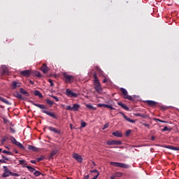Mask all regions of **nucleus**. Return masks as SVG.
Here are the masks:
<instances>
[{"label": "nucleus", "mask_w": 179, "mask_h": 179, "mask_svg": "<svg viewBox=\"0 0 179 179\" xmlns=\"http://www.w3.org/2000/svg\"><path fill=\"white\" fill-rule=\"evenodd\" d=\"M110 164L114 167H120V169H129V167H131V166L121 162H110Z\"/></svg>", "instance_id": "nucleus-1"}, {"label": "nucleus", "mask_w": 179, "mask_h": 179, "mask_svg": "<svg viewBox=\"0 0 179 179\" xmlns=\"http://www.w3.org/2000/svg\"><path fill=\"white\" fill-rule=\"evenodd\" d=\"M63 77L66 83H73L75 77L73 76H70L68 73H63Z\"/></svg>", "instance_id": "nucleus-2"}, {"label": "nucleus", "mask_w": 179, "mask_h": 179, "mask_svg": "<svg viewBox=\"0 0 179 179\" xmlns=\"http://www.w3.org/2000/svg\"><path fill=\"white\" fill-rule=\"evenodd\" d=\"M120 92H122L124 99L130 100V101H134V98L131 96L128 95V91H127V90H125V88L121 87Z\"/></svg>", "instance_id": "nucleus-3"}, {"label": "nucleus", "mask_w": 179, "mask_h": 179, "mask_svg": "<svg viewBox=\"0 0 179 179\" xmlns=\"http://www.w3.org/2000/svg\"><path fill=\"white\" fill-rule=\"evenodd\" d=\"M9 141H10V142H12L13 145H15L20 149H24V146H23V145L20 143L19 141H16V138H15V137L10 136Z\"/></svg>", "instance_id": "nucleus-4"}, {"label": "nucleus", "mask_w": 179, "mask_h": 179, "mask_svg": "<svg viewBox=\"0 0 179 179\" xmlns=\"http://www.w3.org/2000/svg\"><path fill=\"white\" fill-rule=\"evenodd\" d=\"M3 174H1V177L3 178H6V177H9V176H10L12 173V171H10V169H9V168H8V166H3Z\"/></svg>", "instance_id": "nucleus-5"}, {"label": "nucleus", "mask_w": 179, "mask_h": 179, "mask_svg": "<svg viewBox=\"0 0 179 179\" xmlns=\"http://www.w3.org/2000/svg\"><path fill=\"white\" fill-rule=\"evenodd\" d=\"M67 97L76 98L79 96L78 94L73 92L71 89H66L64 93Z\"/></svg>", "instance_id": "nucleus-6"}, {"label": "nucleus", "mask_w": 179, "mask_h": 179, "mask_svg": "<svg viewBox=\"0 0 179 179\" xmlns=\"http://www.w3.org/2000/svg\"><path fill=\"white\" fill-rule=\"evenodd\" d=\"M79 108H80V105L78 103H74L73 107L71 106H67L66 110L69 111H78Z\"/></svg>", "instance_id": "nucleus-7"}, {"label": "nucleus", "mask_w": 179, "mask_h": 179, "mask_svg": "<svg viewBox=\"0 0 179 179\" xmlns=\"http://www.w3.org/2000/svg\"><path fill=\"white\" fill-rule=\"evenodd\" d=\"M106 143L109 146H118L120 145H122V141H117V140H113V141H108L106 142Z\"/></svg>", "instance_id": "nucleus-8"}, {"label": "nucleus", "mask_w": 179, "mask_h": 179, "mask_svg": "<svg viewBox=\"0 0 179 179\" xmlns=\"http://www.w3.org/2000/svg\"><path fill=\"white\" fill-rule=\"evenodd\" d=\"M42 113H43V114H46L47 115H49V117H51L52 118H54L55 120H58V116H57V115H55V113H52L48 110H42Z\"/></svg>", "instance_id": "nucleus-9"}, {"label": "nucleus", "mask_w": 179, "mask_h": 179, "mask_svg": "<svg viewBox=\"0 0 179 179\" xmlns=\"http://www.w3.org/2000/svg\"><path fill=\"white\" fill-rule=\"evenodd\" d=\"M29 103L32 104L33 106H35V107H38V108H41V110H47V107L43 104H38L34 102V101H29Z\"/></svg>", "instance_id": "nucleus-10"}, {"label": "nucleus", "mask_w": 179, "mask_h": 179, "mask_svg": "<svg viewBox=\"0 0 179 179\" xmlns=\"http://www.w3.org/2000/svg\"><path fill=\"white\" fill-rule=\"evenodd\" d=\"M45 128H47L51 132H54L55 134H58V135H61V131L60 130L57 129L55 127H52L51 126H45Z\"/></svg>", "instance_id": "nucleus-11"}, {"label": "nucleus", "mask_w": 179, "mask_h": 179, "mask_svg": "<svg viewBox=\"0 0 179 179\" xmlns=\"http://www.w3.org/2000/svg\"><path fill=\"white\" fill-rule=\"evenodd\" d=\"M20 74L21 75V76H24L25 78H29V76H30V75H31V71L30 70H24V71H21L20 72Z\"/></svg>", "instance_id": "nucleus-12"}, {"label": "nucleus", "mask_w": 179, "mask_h": 179, "mask_svg": "<svg viewBox=\"0 0 179 179\" xmlns=\"http://www.w3.org/2000/svg\"><path fill=\"white\" fill-rule=\"evenodd\" d=\"M73 157L75 160L78 162V163H82V162H83V158L78 153H73Z\"/></svg>", "instance_id": "nucleus-13"}, {"label": "nucleus", "mask_w": 179, "mask_h": 179, "mask_svg": "<svg viewBox=\"0 0 179 179\" xmlns=\"http://www.w3.org/2000/svg\"><path fill=\"white\" fill-rule=\"evenodd\" d=\"M94 89L97 93H101L103 89L101 88V84L100 83H97V84H94Z\"/></svg>", "instance_id": "nucleus-14"}, {"label": "nucleus", "mask_w": 179, "mask_h": 179, "mask_svg": "<svg viewBox=\"0 0 179 179\" xmlns=\"http://www.w3.org/2000/svg\"><path fill=\"white\" fill-rule=\"evenodd\" d=\"M145 103L146 104L150 106V107H156V106H157V102L155 101L148 100V101H145Z\"/></svg>", "instance_id": "nucleus-15"}, {"label": "nucleus", "mask_w": 179, "mask_h": 179, "mask_svg": "<svg viewBox=\"0 0 179 179\" xmlns=\"http://www.w3.org/2000/svg\"><path fill=\"white\" fill-rule=\"evenodd\" d=\"M120 114H121L123 116V118H124L126 121H128L129 122H131V124H135L136 121L127 117V115L124 114V113L120 112Z\"/></svg>", "instance_id": "nucleus-16"}, {"label": "nucleus", "mask_w": 179, "mask_h": 179, "mask_svg": "<svg viewBox=\"0 0 179 179\" xmlns=\"http://www.w3.org/2000/svg\"><path fill=\"white\" fill-rule=\"evenodd\" d=\"M1 75H9V71L8 70V68L6 67V66H1Z\"/></svg>", "instance_id": "nucleus-17"}, {"label": "nucleus", "mask_w": 179, "mask_h": 179, "mask_svg": "<svg viewBox=\"0 0 179 179\" xmlns=\"http://www.w3.org/2000/svg\"><path fill=\"white\" fill-rule=\"evenodd\" d=\"M112 135H113V136H116L117 138H122V133H121L120 131L113 132Z\"/></svg>", "instance_id": "nucleus-18"}, {"label": "nucleus", "mask_w": 179, "mask_h": 179, "mask_svg": "<svg viewBox=\"0 0 179 179\" xmlns=\"http://www.w3.org/2000/svg\"><path fill=\"white\" fill-rule=\"evenodd\" d=\"M117 105L122 107L124 110H126V111H129V108L125 104L122 103V102H118Z\"/></svg>", "instance_id": "nucleus-19"}, {"label": "nucleus", "mask_w": 179, "mask_h": 179, "mask_svg": "<svg viewBox=\"0 0 179 179\" xmlns=\"http://www.w3.org/2000/svg\"><path fill=\"white\" fill-rule=\"evenodd\" d=\"M0 101H2V103H4V104H7V106H11L12 103L9 102V101L6 100L2 96H0Z\"/></svg>", "instance_id": "nucleus-20"}, {"label": "nucleus", "mask_w": 179, "mask_h": 179, "mask_svg": "<svg viewBox=\"0 0 179 179\" xmlns=\"http://www.w3.org/2000/svg\"><path fill=\"white\" fill-rule=\"evenodd\" d=\"M41 69L43 73H47V72H48V66H47V64H43Z\"/></svg>", "instance_id": "nucleus-21"}, {"label": "nucleus", "mask_w": 179, "mask_h": 179, "mask_svg": "<svg viewBox=\"0 0 179 179\" xmlns=\"http://www.w3.org/2000/svg\"><path fill=\"white\" fill-rule=\"evenodd\" d=\"M34 96H38L39 99H43V94L38 90L34 91Z\"/></svg>", "instance_id": "nucleus-22"}, {"label": "nucleus", "mask_w": 179, "mask_h": 179, "mask_svg": "<svg viewBox=\"0 0 179 179\" xmlns=\"http://www.w3.org/2000/svg\"><path fill=\"white\" fill-rule=\"evenodd\" d=\"M165 148L166 149H170L171 150H179V147H176L173 145H166Z\"/></svg>", "instance_id": "nucleus-23"}, {"label": "nucleus", "mask_w": 179, "mask_h": 179, "mask_svg": "<svg viewBox=\"0 0 179 179\" xmlns=\"http://www.w3.org/2000/svg\"><path fill=\"white\" fill-rule=\"evenodd\" d=\"M15 97H17V99H20V100H24V96H22L19 92H15Z\"/></svg>", "instance_id": "nucleus-24"}, {"label": "nucleus", "mask_w": 179, "mask_h": 179, "mask_svg": "<svg viewBox=\"0 0 179 179\" xmlns=\"http://www.w3.org/2000/svg\"><path fill=\"white\" fill-rule=\"evenodd\" d=\"M93 76H94V85H97V83H100V82L99 81V78H97V73L96 72L94 73Z\"/></svg>", "instance_id": "nucleus-25"}, {"label": "nucleus", "mask_w": 179, "mask_h": 179, "mask_svg": "<svg viewBox=\"0 0 179 179\" xmlns=\"http://www.w3.org/2000/svg\"><path fill=\"white\" fill-rule=\"evenodd\" d=\"M20 93H22V94H24V96H27V97H29V96H30V94H29V92H27V91H26L23 88H20Z\"/></svg>", "instance_id": "nucleus-26"}, {"label": "nucleus", "mask_w": 179, "mask_h": 179, "mask_svg": "<svg viewBox=\"0 0 179 179\" xmlns=\"http://www.w3.org/2000/svg\"><path fill=\"white\" fill-rule=\"evenodd\" d=\"M122 176H123V173H121V172H115V173L113 175V176L115 178L122 177Z\"/></svg>", "instance_id": "nucleus-27"}, {"label": "nucleus", "mask_w": 179, "mask_h": 179, "mask_svg": "<svg viewBox=\"0 0 179 179\" xmlns=\"http://www.w3.org/2000/svg\"><path fill=\"white\" fill-rule=\"evenodd\" d=\"M22 167H26V169H28L29 171L31 173H34V171H36V169L30 166H22Z\"/></svg>", "instance_id": "nucleus-28"}, {"label": "nucleus", "mask_w": 179, "mask_h": 179, "mask_svg": "<svg viewBox=\"0 0 179 179\" xmlns=\"http://www.w3.org/2000/svg\"><path fill=\"white\" fill-rule=\"evenodd\" d=\"M28 149L29 150H32V152H37V150H38V149L33 145H28Z\"/></svg>", "instance_id": "nucleus-29"}, {"label": "nucleus", "mask_w": 179, "mask_h": 179, "mask_svg": "<svg viewBox=\"0 0 179 179\" xmlns=\"http://www.w3.org/2000/svg\"><path fill=\"white\" fill-rule=\"evenodd\" d=\"M135 115L136 117H141V118H148V117H149L147 115L141 114V113H136Z\"/></svg>", "instance_id": "nucleus-30"}, {"label": "nucleus", "mask_w": 179, "mask_h": 179, "mask_svg": "<svg viewBox=\"0 0 179 179\" xmlns=\"http://www.w3.org/2000/svg\"><path fill=\"white\" fill-rule=\"evenodd\" d=\"M57 153H58V151H57V150L52 151L50 156H49V159H52V157H54V156H55V155Z\"/></svg>", "instance_id": "nucleus-31"}, {"label": "nucleus", "mask_w": 179, "mask_h": 179, "mask_svg": "<svg viewBox=\"0 0 179 179\" xmlns=\"http://www.w3.org/2000/svg\"><path fill=\"white\" fill-rule=\"evenodd\" d=\"M20 164H22L23 166H27V162L24 159L19 160Z\"/></svg>", "instance_id": "nucleus-32"}, {"label": "nucleus", "mask_w": 179, "mask_h": 179, "mask_svg": "<svg viewBox=\"0 0 179 179\" xmlns=\"http://www.w3.org/2000/svg\"><path fill=\"white\" fill-rule=\"evenodd\" d=\"M20 86L18 83L16 81L13 82V89H16V87H19Z\"/></svg>", "instance_id": "nucleus-33"}, {"label": "nucleus", "mask_w": 179, "mask_h": 179, "mask_svg": "<svg viewBox=\"0 0 179 179\" xmlns=\"http://www.w3.org/2000/svg\"><path fill=\"white\" fill-rule=\"evenodd\" d=\"M87 108H88V110H96V108H94L93 106L92 105H89L87 104L86 105Z\"/></svg>", "instance_id": "nucleus-34"}, {"label": "nucleus", "mask_w": 179, "mask_h": 179, "mask_svg": "<svg viewBox=\"0 0 179 179\" xmlns=\"http://www.w3.org/2000/svg\"><path fill=\"white\" fill-rule=\"evenodd\" d=\"M34 75L35 76H37V78H41V76H42L41 73H40V72H38V71H34Z\"/></svg>", "instance_id": "nucleus-35"}, {"label": "nucleus", "mask_w": 179, "mask_h": 179, "mask_svg": "<svg viewBox=\"0 0 179 179\" xmlns=\"http://www.w3.org/2000/svg\"><path fill=\"white\" fill-rule=\"evenodd\" d=\"M46 103L49 106H52L54 104V102L50 100V99H46Z\"/></svg>", "instance_id": "nucleus-36"}, {"label": "nucleus", "mask_w": 179, "mask_h": 179, "mask_svg": "<svg viewBox=\"0 0 179 179\" xmlns=\"http://www.w3.org/2000/svg\"><path fill=\"white\" fill-rule=\"evenodd\" d=\"M34 175L36 177H39V176L41 175V173H40V171H35V172L34 173Z\"/></svg>", "instance_id": "nucleus-37"}, {"label": "nucleus", "mask_w": 179, "mask_h": 179, "mask_svg": "<svg viewBox=\"0 0 179 179\" xmlns=\"http://www.w3.org/2000/svg\"><path fill=\"white\" fill-rule=\"evenodd\" d=\"M2 153H4V155H12V152H10V151H7V150H3V151H2Z\"/></svg>", "instance_id": "nucleus-38"}, {"label": "nucleus", "mask_w": 179, "mask_h": 179, "mask_svg": "<svg viewBox=\"0 0 179 179\" xmlns=\"http://www.w3.org/2000/svg\"><path fill=\"white\" fill-rule=\"evenodd\" d=\"M9 139V136H4L1 140H3V142H6Z\"/></svg>", "instance_id": "nucleus-39"}, {"label": "nucleus", "mask_w": 179, "mask_h": 179, "mask_svg": "<svg viewBox=\"0 0 179 179\" xmlns=\"http://www.w3.org/2000/svg\"><path fill=\"white\" fill-rule=\"evenodd\" d=\"M10 176H13V177H20V175H19V173H13V172H11Z\"/></svg>", "instance_id": "nucleus-40"}, {"label": "nucleus", "mask_w": 179, "mask_h": 179, "mask_svg": "<svg viewBox=\"0 0 179 179\" xmlns=\"http://www.w3.org/2000/svg\"><path fill=\"white\" fill-rule=\"evenodd\" d=\"M108 127H110V124L108 123H106L104 125H103V127L102 128V129H107V128H108Z\"/></svg>", "instance_id": "nucleus-41"}, {"label": "nucleus", "mask_w": 179, "mask_h": 179, "mask_svg": "<svg viewBox=\"0 0 179 179\" xmlns=\"http://www.w3.org/2000/svg\"><path fill=\"white\" fill-rule=\"evenodd\" d=\"M107 104H104V103H99L97 105V107L101 108V107H106Z\"/></svg>", "instance_id": "nucleus-42"}, {"label": "nucleus", "mask_w": 179, "mask_h": 179, "mask_svg": "<svg viewBox=\"0 0 179 179\" xmlns=\"http://www.w3.org/2000/svg\"><path fill=\"white\" fill-rule=\"evenodd\" d=\"M125 135L126 136H129V135H131V129H128L127 131H126Z\"/></svg>", "instance_id": "nucleus-43"}, {"label": "nucleus", "mask_w": 179, "mask_h": 179, "mask_svg": "<svg viewBox=\"0 0 179 179\" xmlns=\"http://www.w3.org/2000/svg\"><path fill=\"white\" fill-rule=\"evenodd\" d=\"M86 125H87L86 122H81V128H85V127H86Z\"/></svg>", "instance_id": "nucleus-44"}, {"label": "nucleus", "mask_w": 179, "mask_h": 179, "mask_svg": "<svg viewBox=\"0 0 179 179\" xmlns=\"http://www.w3.org/2000/svg\"><path fill=\"white\" fill-rule=\"evenodd\" d=\"M106 108H110V110H115V108L111 106V105H106Z\"/></svg>", "instance_id": "nucleus-45"}, {"label": "nucleus", "mask_w": 179, "mask_h": 179, "mask_svg": "<svg viewBox=\"0 0 179 179\" xmlns=\"http://www.w3.org/2000/svg\"><path fill=\"white\" fill-rule=\"evenodd\" d=\"M162 131L164 132L166 131H171V129H169L167 127H164V129H162Z\"/></svg>", "instance_id": "nucleus-46"}, {"label": "nucleus", "mask_w": 179, "mask_h": 179, "mask_svg": "<svg viewBox=\"0 0 179 179\" xmlns=\"http://www.w3.org/2000/svg\"><path fill=\"white\" fill-rule=\"evenodd\" d=\"M155 121H158V122H163L164 124L167 123V122L164 121V120H162L160 119H155Z\"/></svg>", "instance_id": "nucleus-47"}, {"label": "nucleus", "mask_w": 179, "mask_h": 179, "mask_svg": "<svg viewBox=\"0 0 179 179\" xmlns=\"http://www.w3.org/2000/svg\"><path fill=\"white\" fill-rule=\"evenodd\" d=\"M51 97H52V99H54L56 101H59V99L56 96L52 95Z\"/></svg>", "instance_id": "nucleus-48"}, {"label": "nucleus", "mask_w": 179, "mask_h": 179, "mask_svg": "<svg viewBox=\"0 0 179 179\" xmlns=\"http://www.w3.org/2000/svg\"><path fill=\"white\" fill-rule=\"evenodd\" d=\"M37 162H42V160H44V157H41L36 159Z\"/></svg>", "instance_id": "nucleus-49"}, {"label": "nucleus", "mask_w": 179, "mask_h": 179, "mask_svg": "<svg viewBox=\"0 0 179 179\" xmlns=\"http://www.w3.org/2000/svg\"><path fill=\"white\" fill-rule=\"evenodd\" d=\"M143 127H146L147 128H148V129H149V128H150V125H149L148 124L143 123Z\"/></svg>", "instance_id": "nucleus-50"}, {"label": "nucleus", "mask_w": 179, "mask_h": 179, "mask_svg": "<svg viewBox=\"0 0 179 179\" xmlns=\"http://www.w3.org/2000/svg\"><path fill=\"white\" fill-rule=\"evenodd\" d=\"M48 82L50 83V86H52V87L54 86V83L52 82V80L49 79Z\"/></svg>", "instance_id": "nucleus-51"}, {"label": "nucleus", "mask_w": 179, "mask_h": 179, "mask_svg": "<svg viewBox=\"0 0 179 179\" xmlns=\"http://www.w3.org/2000/svg\"><path fill=\"white\" fill-rule=\"evenodd\" d=\"M107 82H108V78H105L103 80V83H107Z\"/></svg>", "instance_id": "nucleus-52"}, {"label": "nucleus", "mask_w": 179, "mask_h": 179, "mask_svg": "<svg viewBox=\"0 0 179 179\" xmlns=\"http://www.w3.org/2000/svg\"><path fill=\"white\" fill-rule=\"evenodd\" d=\"M2 157L4 159V160L9 162V158H8V157H5L4 155H2Z\"/></svg>", "instance_id": "nucleus-53"}, {"label": "nucleus", "mask_w": 179, "mask_h": 179, "mask_svg": "<svg viewBox=\"0 0 179 179\" xmlns=\"http://www.w3.org/2000/svg\"><path fill=\"white\" fill-rule=\"evenodd\" d=\"M90 173H97V174H99V171H97V170H96V169H94V170L90 171Z\"/></svg>", "instance_id": "nucleus-54"}, {"label": "nucleus", "mask_w": 179, "mask_h": 179, "mask_svg": "<svg viewBox=\"0 0 179 179\" xmlns=\"http://www.w3.org/2000/svg\"><path fill=\"white\" fill-rule=\"evenodd\" d=\"M99 174L97 173L95 176H94L92 179H97V177H99Z\"/></svg>", "instance_id": "nucleus-55"}, {"label": "nucleus", "mask_w": 179, "mask_h": 179, "mask_svg": "<svg viewBox=\"0 0 179 179\" xmlns=\"http://www.w3.org/2000/svg\"><path fill=\"white\" fill-rule=\"evenodd\" d=\"M31 163H32V164H36V163H37V161H36V160H31Z\"/></svg>", "instance_id": "nucleus-56"}, {"label": "nucleus", "mask_w": 179, "mask_h": 179, "mask_svg": "<svg viewBox=\"0 0 179 179\" xmlns=\"http://www.w3.org/2000/svg\"><path fill=\"white\" fill-rule=\"evenodd\" d=\"M0 163H6L5 159H0Z\"/></svg>", "instance_id": "nucleus-57"}, {"label": "nucleus", "mask_w": 179, "mask_h": 179, "mask_svg": "<svg viewBox=\"0 0 179 179\" xmlns=\"http://www.w3.org/2000/svg\"><path fill=\"white\" fill-rule=\"evenodd\" d=\"M155 136H151V141H155Z\"/></svg>", "instance_id": "nucleus-58"}, {"label": "nucleus", "mask_w": 179, "mask_h": 179, "mask_svg": "<svg viewBox=\"0 0 179 179\" xmlns=\"http://www.w3.org/2000/svg\"><path fill=\"white\" fill-rule=\"evenodd\" d=\"M83 179H89V175L85 176Z\"/></svg>", "instance_id": "nucleus-59"}, {"label": "nucleus", "mask_w": 179, "mask_h": 179, "mask_svg": "<svg viewBox=\"0 0 179 179\" xmlns=\"http://www.w3.org/2000/svg\"><path fill=\"white\" fill-rule=\"evenodd\" d=\"M1 145H3V143H5V141H3V140H1Z\"/></svg>", "instance_id": "nucleus-60"}, {"label": "nucleus", "mask_w": 179, "mask_h": 179, "mask_svg": "<svg viewBox=\"0 0 179 179\" xmlns=\"http://www.w3.org/2000/svg\"><path fill=\"white\" fill-rule=\"evenodd\" d=\"M1 145H3V143H5V141H3V140H1Z\"/></svg>", "instance_id": "nucleus-61"}, {"label": "nucleus", "mask_w": 179, "mask_h": 179, "mask_svg": "<svg viewBox=\"0 0 179 179\" xmlns=\"http://www.w3.org/2000/svg\"><path fill=\"white\" fill-rule=\"evenodd\" d=\"M29 83H31V85H34V82H33L31 80L29 81Z\"/></svg>", "instance_id": "nucleus-62"}, {"label": "nucleus", "mask_w": 179, "mask_h": 179, "mask_svg": "<svg viewBox=\"0 0 179 179\" xmlns=\"http://www.w3.org/2000/svg\"><path fill=\"white\" fill-rule=\"evenodd\" d=\"M70 128L71 129H73V127H72V124H70Z\"/></svg>", "instance_id": "nucleus-63"}, {"label": "nucleus", "mask_w": 179, "mask_h": 179, "mask_svg": "<svg viewBox=\"0 0 179 179\" xmlns=\"http://www.w3.org/2000/svg\"><path fill=\"white\" fill-rule=\"evenodd\" d=\"M110 179H115V178H114V176H112L110 177Z\"/></svg>", "instance_id": "nucleus-64"}]
</instances>
